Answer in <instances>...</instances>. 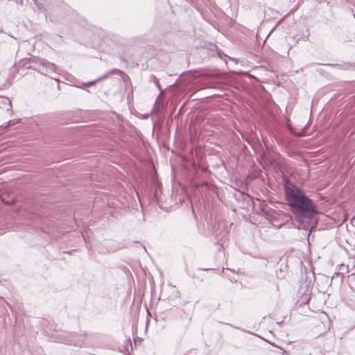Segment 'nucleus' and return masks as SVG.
Here are the masks:
<instances>
[{"label":"nucleus","mask_w":355,"mask_h":355,"mask_svg":"<svg viewBox=\"0 0 355 355\" xmlns=\"http://www.w3.org/2000/svg\"><path fill=\"white\" fill-rule=\"evenodd\" d=\"M33 1H34V3H35V6H36L38 8L41 9V8H42V7H41V6H40V4H38V3H37V0H33Z\"/></svg>","instance_id":"1a4fd4ad"},{"label":"nucleus","mask_w":355,"mask_h":355,"mask_svg":"<svg viewBox=\"0 0 355 355\" xmlns=\"http://www.w3.org/2000/svg\"><path fill=\"white\" fill-rule=\"evenodd\" d=\"M59 342L67 345H73L77 347H82L84 343L85 336L83 334L69 333L66 335H61Z\"/></svg>","instance_id":"f03ea898"},{"label":"nucleus","mask_w":355,"mask_h":355,"mask_svg":"<svg viewBox=\"0 0 355 355\" xmlns=\"http://www.w3.org/2000/svg\"><path fill=\"white\" fill-rule=\"evenodd\" d=\"M218 56L221 59L223 60L227 63V60L234 61L235 60L228 55H227L225 53L222 52L220 50H218L217 51Z\"/></svg>","instance_id":"20e7f679"},{"label":"nucleus","mask_w":355,"mask_h":355,"mask_svg":"<svg viewBox=\"0 0 355 355\" xmlns=\"http://www.w3.org/2000/svg\"><path fill=\"white\" fill-rule=\"evenodd\" d=\"M241 137L244 138V135L241 133Z\"/></svg>","instance_id":"4468645a"},{"label":"nucleus","mask_w":355,"mask_h":355,"mask_svg":"<svg viewBox=\"0 0 355 355\" xmlns=\"http://www.w3.org/2000/svg\"><path fill=\"white\" fill-rule=\"evenodd\" d=\"M247 198L248 199V205L250 206L249 201H252V200L250 196L245 194V202L247 201Z\"/></svg>","instance_id":"6e6552de"},{"label":"nucleus","mask_w":355,"mask_h":355,"mask_svg":"<svg viewBox=\"0 0 355 355\" xmlns=\"http://www.w3.org/2000/svg\"><path fill=\"white\" fill-rule=\"evenodd\" d=\"M340 267H344V266H345V265H344V264H340Z\"/></svg>","instance_id":"ddd939ff"},{"label":"nucleus","mask_w":355,"mask_h":355,"mask_svg":"<svg viewBox=\"0 0 355 355\" xmlns=\"http://www.w3.org/2000/svg\"><path fill=\"white\" fill-rule=\"evenodd\" d=\"M227 270L230 271L233 275H228V278L232 282H236L239 280V275L236 273L234 270L227 268Z\"/></svg>","instance_id":"39448f33"},{"label":"nucleus","mask_w":355,"mask_h":355,"mask_svg":"<svg viewBox=\"0 0 355 355\" xmlns=\"http://www.w3.org/2000/svg\"><path fill=\"white\" fill-rule=\"evenodd\" d=\"M234 196H235V198H238L239 200L243 199V198H244V191H238L237 193H235Z\"/></svg>","instance_id":"423d86ee"},{"label":"nucleus","mask_w":355,"mask_h":355,"mask_svg":"<svg viewBox=\"0 0 355 355\" xmlns=\"http://www.w3.org/2000/svg\"><path fill=\"white\" fill-rule=\"evenodd\" d=\"M297 136L298 137H301V136H303L304 135V132L303 131H300V132H297V133H295Z\"/></svg>","instance_id":"9d476101"},{"label":"nucleus","mask_w":355,"mask_h":355,"mask_svg":"<svg viewBox=\"0 0 355 355\" xmlns=\"http://www.w3.org/2000/svg\"><path fill=\"white\" fill-rule=\"evenodd\" d=\"M284 187L287 203L297 218H312L317 214L312 200L298 187L286 181Z\"/></svg>","instance_id":"f257e3e1"},{"label":"nucleus","mask_w":355,"mask_h":355,"mask_svg":"<svg viewBox=\"0 0 355 355\" xmlns=\"http://www.w3.org/2000/svg\"><path fill=\"white\" fill-rule=\"evenodd\" d=\"M179 292L178 291H175V297H179Z\"/></svg>","instance_id":"9b49d317"},{"label":"nucleus","mask_w":355,"mask_h":355,"mask_svg":"<svg viewBox=\"0 0 355 355\" xmlns=\"http://www.w3.org/2000/svg\"><path fill=\"white\" fill-rule=\"evenodd\" d=\"M245 78L249 77L250 78H251V76L249 75L247 72H245Z\"/></svg>","instance_id":"f8f14e48"},{"label":"nucleus","mask_w":355,"mask_h":355,"mask_svg":"<svg viewBox=\"0 0 355 355\" xmlns=\"http://www.w3.org/2000/svg\"><path fill=\"white\" fill-rule=\"evenodd\" d=\"M46 67H48L49 69H50L51 70H53L55 68V65L51 63L46 64Z\"/></svg>","instance_id":"0eeeda50"},{"label":"nucleus","mask_w":355,"mask_h":355,"mask_svg":"<svg viewBox=\"0 0 355 355\" xmlns=\"http://www.w3.org/2000/svg\"><path fill=\"white\" fill-rule=\"evenodd\" d=\"M121 71L119 69H114L110 71H108L107 73H106L105 75L102 76L101 77L98 78V79L95 80H93V81H90V82H88L87 83H86L85 85H88V86H90V85H92L94 84H95L96 83H98L99 82L100 80H104L105 78H107L108 76H110L111 74H113V73H121Z\"/></svg>","instance_id":"7ed1b4c3"}]
</instances>
